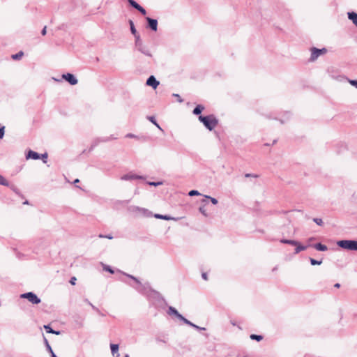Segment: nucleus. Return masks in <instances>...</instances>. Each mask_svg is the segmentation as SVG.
Instances as JSON below:
<instances>
[{"label":"nucleus","mask_w":357,"mask_h":357,"mask_svg":"<svg viewBox=\"0 0 357 357\" xmlns=\"http://www.w3.org/2000/svg\"><path fill=\"white\" fill-rule=\"evenodd\" d=\"M198 330H202V331H205L206 328H203V327H200L199 326V328Z\"/></svg>","instance_id":"nucleus-53"},{"label":"nucleus","mask_w":357,"mask_h":357,"mask_svg":"<svg viewBox=\"0 0 357 357\" xmlns=\"http://www.w3.org/2000/svg\"><path fill=\"white\" fill-rule=\"evenodd\" d=\"M250 338L254 340L261 341L263 339V337L259 335L252 334L250 335Z\"/></svg>","instance_id":"nucleus-26"},{"label":"nucleus","mask_w":357,"mask_h":357,"mask_svg":"<svg viewBox=\"0 0 357 357\" xmlns=\"http://www.w3.org/2000/svg\"><path fill=\"white\" fill-rule=\"evenodd\" d=\"M40 158L43 159V162L46 163L47 162V153H45L42 154L41 156H40Z\"/></svg>","instance_id":"nucleus-36"},{"label":"nucleus","mask_w":357,"mask_h":357,"mask_svg":"<svg viewBox=\"0 0 357 357\" xmlns=\"http://www.w3.org/2000/svg\"><path fill=\"white\" fill-rule=\"evenodd\" d=\"M280 242L282 243L289 244V245H298V242L296 241H294V240L281 239Z\"/></svg>","instance_id":"nucleus-19"},{"label":"nucleus","mask_w":357,"mask_h":357,"mask_svg":"<svg viewBox=\"0 0 357 357\" xmlns=\"http://www.w3.org/2000/svg\"><path fill=\"white\" fill-rule=\"evenodd\" d=\"M104 270L107 271L111 273H114V271L109 266L105 267Z\"/></svg>","instance_id":"nucleus-42"},{"label":"nucleus","mask_w":357,"mask_h":357,"mask_svg":"<svg viewBox=\"0 0 357 357\" xmlns=\"http://www.w3.org/2000/svg\"><path fill=\"white\" fill-rule=\"evenodd\" d=\"M75 281H76V278H75V277H73V278L70 279V282L73 285H74V284H75Z\"/></svg>","instance_id":"nucleus-43"},{"label":"nucleus","mask_w":357,"mask_h":357,"mask_svg":"<svg viewBox=\"0 0 357 357\" xmlns=\"http://www.w3.org/2000/svg\"><path fill=\"white\" fill-rule=\"evenodd\" d=\"M313 221L319 226H321L323 225V221L321 218H315L313 219Z\"/></svg>","instance_id":"nucleus-32"},{"label":"nucleus","mask_w":357,"mask_h":357,"mask_svg":"<svg viewBox=\"0 0 357 357\" xmlns=\"http://www.w3.org/2000/svg\"><path fill=\"white\" fill-rule=\"evenodd\" d=\"M21 298H26L30 303L33 304H38L40 303V299L33 292H27L21 295Z\"/></svg>","instance_id":"nucleus-5"},{"label":"nucleus","mask_w":357,"mask_h":357,"mask_svg":"<svg viewBox=\"0 0 357 357\" xmlns=\"http://www.w3.org/2000/svg\"><path fill=\"white\" fill-rule=\"evenodd\" d=\"M296 249H295V252H295L296 254H298V253H299L300 252H301V251H303V250H306L307 247L310 246V245L309 244V245H306V246H304V245H301L298 243V245H296Z\"/></svg>","instance_id":"nucleus-18"},{"label":"nucleus","mask_w":357,"mask_h":357,"mask_svg":"<svg viewBox=\"0 0 357 357\" xmlns=\"http://www.w3.org/2000/svg\"><path fill=\"white\" fill-rule=\"evenodd\" d=\"M310 264L313 266L314 265H320L322 263V261H318L314 259L310 258Z\"/></svg>","instance_id":"nucleus-29"},{"label":"nucleus","mask_w":357,"mask_h":357,"mask_svg":"<svg viewBox=\"0 0 357 357\" xmlns=\"http://www.w3.org/2000/svg\"><path fill=\"white\" fill-rule=\"evenodd\" d=\"M46 32H47V31H46V26H45V27L43 29V30H42V31H41V33H42V35H43V36H44V35H45V34H46Z\"/></svg>","instance_id":"nucleus-44"},{"label":"nucleus","mask_w":357,"mask_h":357,"mask_svg":"<svg viewBox=\"0 0 357 357\" xmlns=\"http://www.w3.org/2000/svg\"><path fill=\"white\" fill-rule=\"evenodd\" d=\"M189 196H195V195H200V193L195 190H190L188 193Z\"/></svg>","instance_id":"nucleus-31"},{"label":"nucleus","mask_w":357,"mask_h":357,"mask_svg":"<svg viewBox=\"0 0 357 357\" xmlns=\"http://www.w3.org/2000/svg\"><path fill=\"white\" fill-rule=\"evenodd\" d=\"M126 137L128 138H137L136 135L131 134V133L127 134Z\"/></svg>","instance_id":"nucleus-41"},{"label":"nucleus","mask_w":357,"mask_h":357,"mask_svg":"<svg viewBox=\"0 0 357 357\" xmlns=\"http://www.w3.org/2000/svg\"><path fill=\"white\" fill-rule=\"evenodd\" d=\"M144 178L142 176L137 175L133 172H129L123 175L121 177V180L122 181H132L136 179H144Z\"/></svg>","instance_id":"nucleus-7"},{"label":"nucleus","mask_w":357,"mask_h":357,"mask_svg":"<svg viewBox=\"0 0 357 357\" xmlns=\"http://www.w3.org/2000/svg\"><path fill=\"white\" fill-rule=\"evenodd\" d=\"M148 184L149 185L158 186V185H161L162 183L161 182H149Z\"/></svg>","instance_id":"nucleus-37"},{"label":"nucleus","mask_w":357,"mask_h":357,"mask_svg":"<svg viewBox=\"0 0 357 357\" xmlns=\"http://www.w3.org/2000/svg\"><path fill=\"white\" fill-rule=\"evenodd\" d=\"M327 52V50L326 48L318 49L316 47H312L311 49V56L310 60L314 61H315L319 56L321 54H324Z\"/></svg>","instance_id":"nucleus-6"},{"label":"nucleus","mask_w":357,"mask_h":357,"mask_svg":"<svg viewBox=\"0 0 357 357\" xmlns=\"http://www.w3.org/2000/svg\"><path fill=\"white\" fill-rule=\"evenodd\" d=\"M245 177H257L256 175H252L251 174H246Z\"/></svg>","instance_id":"nucleus-46"},{"label":"nucleus","mask_w":357,"mask_h":357,"mask_svg":"<svg viewBox=\"0 0 357 357\" xmlns=\"http://www.w3.org/2000/svg\"><path fill=\"white\" fill-rule=\"evenodd\" d=\"M149 120L152 122L158 129L162 130L161 127L159 126V124L155 121V118L153 116H149Z\"/></svg>","instance_id":"nucleus-25"},{"label":"nucleus","mask_w":357,"mask_h":357,"mask_svg":"<svg viewBox=\"0 0 357 357\" xmlns=\"http://www.w3.org/2000/svg\"><path fill=\"white\" fill-rule=\"evenodd\" d=\"M202 276L205 280H207V274L206 273H202Z\"/></svg>","instance_id":"nucleus-47"},{"label":"nucleus","mask_w":357,"mask_h":357,"mask_svg":"<svg viewBox=\"0 0 357 357\" xmlns=\"http://www.w3.org/2000/svg\"><path fill=\"white\" fill-rule=\"evenodd\" d=\"M199 120L204 125V126L209 130H213L218 125V121L213 115L208 116H199Z\"/></svg>","instance_id":"nucleus-1"},{"label":"nucleus","mask_w":357,"mask_h":357,"mask_svg":"<svg viewBox=\"0 0 357 357\" xmlns=\"http://www.w3.org/2000/svg\"><path fill=\"white\" fill-rule=\"evenodd\" d=\"M128 3L130 4L131 6L135 8V9H139V8L141 6L139 4H138L136 1L134 0H128Z\"/></svg>","instance_id":"nucleus-24"},{"label":"nucleus","mask_w":357,"mask_h":357,"mask_svg":"<svg viewBox=\"0 0 357 357\" xmlns=\"http://www.w3.org/2000/svg\"><path fill=\"white\" fill-rule=\"evenodd\" d=\"M100 238H103V237H105V238H107L109 239H112L113 237L111 236H103V235H100L99 236Z\"/></svg>","instance_id":"nucleus-45"},{"label":"nucleus","mask_w":357,"mask_h":357,"mask_svg":"<svg viewBox=\"0 0 357 357\" xmlns=\"http://www.w3.org/2000/svg\"><path fill=\"white\" fill-rule=\"evenodd\" d=\"M200 213H202L204 216H208V214L206 213V209L204 206H201L199 208Z\"/></svg>","instance_id":"nucleus-34"},{"label":"nucleus","mask_w":357,"mask_h":357,"mask_svg":"<svg viewBox=\"0 0 357 357\" xmlns=\"http://www.w3.org/2000/svg\"><path fill=\"white\" fill-rule=\"evenodd\" d=\"M204 109V106L202 105H198L193 110V114L195 115H198L202 113V112Z\"/></svg>","instance_id":"nucleus-21"},{"label":"nucleus","mask_w":357,"mask_h":357,"mask_svg":"<svg viewBox=\"0 0 357 357\" xmlns=\"http://www.w3.org/2000/svg\"><path fill=\"white\" fill-rule=\"evenodd\" d=\"M313 247L317 250H319V251H323L324 252V251H326L328 250V248H327L326 245H323V244H321L320 243L314 245Z\"/></svg>","instance_id":"nucleus-16"},{"label":"nucleus","mask_w":357,"mask_h":357,"mask_svg":"<svg viewBox=\"0 0 357 357\" xmlns=\"http://www.w3.org/2000/svg\"><path fill=\"white\" fill-rule=\"evenodd\" d=\"M192 327H193V328H196L197 330L199 328V326L195 325V324H192Z\"/></svg>","instance_id":"nucleus-48"},{"label":"nucleus","mask_w":357,"mask_h":357,"mask_svg":"<svg viewBox=\"0 0 357 357\" xmlns=\"http://www.w3.org/2000/svg\"><path fill=\"white\" fill-rule=\"evenodd\" d=\"M124 275H126L127 277L132 279L134 281H135L138 284H139V287L138 288H137V290L139 292H142L143 291V289H144V285H142L140 282V281L135 277H134L133 275H129V274H127V273H124Z\"/></svg>","instance_id":"nucleus-12"},{"label":"nucleus","mask_w":357,"mask_h":357,"mask_svg":"<svg viewBox=\"0 0 357 357\" xmlns=\"http://www.w3.org/2000/svg\"><path fill=\"white\" fill-rule=\"evenodd\" d=\"M167 313L169 314V315H175L178 319H181V317L183 315H181L176 308H174V307H169L168 308V311H167Z\"/></svg>","instance_id":"nucleus-11"},{"label":"nucleus","mask_w":357,"mask_h":357,"mask_svg":"<svg viewBox=\"0 0 357 357\" xmlns=\"http://www.w3.org/2000/svg\"><path fill=\"white\" fill-rule=\"evenodd\" d=\"M139 8V9H137V10L140 12L142 15H145L146 14V11L143 7L140 6Z\"/></svg>","instance_id":"nucleus-38"},{"label":"nucleus","mask_w":357,"mask_h":357,"mask_svg":"<svg viewBox=\"0 0 357 357\" xmlns=\"http://www.w3.org/2000/svg\"><path fill=\"white\" fill-rule=\"evenodd\" d=\"M349 82L352 86L357 88V80H349Z\"/></svg>","instance_id":"nucleus-40"},{"label":"nucleus","mask_w":357,"mask_h":357,"mask_svg":"<svg viewBox=\"0 0 357 357\" xmlns=\"http://www.w3.org/2000/svg\"><path fill=\"white\" fill-rule=\"evenodd\" d=\"M173 96L176 97V98L179 102H183V100L178 94L174 93Z\"/></svg>","instance_id":"nucleus-39"},{"label":"nucleus","mask_w":357,"mask_h":357,"mask_svg":"<svg viewBox=\"0 0 357 357\" xmlns=\"http://www.w3.org/2000/svg\"><path fill=\"white\" fill-rule=\"evenodd\" d=\"M160 82L155 79L153 75L150 76L146 80V84L152 86L153 89H155L159 85Z\"/></svg>","instance_id":"nucleus-10"},{"label":"nucleus","mask_w":357,"mask_h":357,"mask_svg":"<svg viewBox=\"0 0 357 357\" xmlns=\"http://www.w3.org/2000/svg\"><path fill=\"white\" fill-rule=\"evenodd\" d=\"M0 185H4V186H9V182L0 174Z\"/></svg>","instance_id":"nucleus-23"},{"label":"nucleus","mask_w":357,"mask_h":357,"mask_svg":"<svg viewBox=\"0 0 357 357\" xmlns=\"http://www.w3.org/2000/svg\"><path fill=\"white\" fill-rule=\"evenodd\" d=\"M51 355H52V357H57L55 354L54 353V351H52V353H50Z\"/></svg>","instance_id":"nucleus-52"},{"label":"nucleus","mask_w":357,"mask_h":357,"mask_svg":"<svg viewBox=\"0 0 357 357\" xmlns=\"http://www.w3.org/2000/svg\"><path fill=\"white\" fill-rule=\"evenodd\" d=\"M12 189H13V190L16 191V190H15V186H13V185L12 186Z\"/></svg>","instance_id":"nucleus-54"},{"label":"nucleus","mask_w":357,"mask_h":357,"mask_svg":"<svg viewBox=\"0 0 357 357\" xmlns=\"http://www.w3.org/2000/svg\"><path fill=\"white\" fill-rule=\"evenodd\" d=\"M86 301L93 307V309H96V307L93 305H92L88 300H86Z\"/></svg>","instance_id":"nucleus-50"},{"label":"nucleus","mask_w":357,"mask_h":357,"mask_svg":"<svg viewBox=\"0 0 357 357\" xmlns=\"http://www.w3.org/2000/svg\"><path fill=\"white\" fill-rule=\"evenodd\" d=\"M181 317V319H180L181 321H183L185 324L192 326L193 323H192L191 321H190L189 320L185 319L183 316H182Z\"/></svg>","instance_id":"nucleus-30"},{"label":"nucleus","mask_w":357,"mask_h":357,"mask_svg":"<svg viewBox=\"0 0 357 357\" xmlns=\"http://www.w3.org/2000/svg\"><path fill=\"white\" fill-rule=\"evenodd\" d=\"M135 46L137 49L142 54L148 56H151V54L150 53L149 50L144 46L139 36H136Z\"/></svg>","instance_id":"nucleus-4"},{"label":"nucleus","mask_w":357,"mask_h":357,"mask_svg":"<svg viewBox=\"0 0 357 357\" xmlns=\"http://www.w3.org/2000/svg\"><path fill=\"white\" fill-rule=\"evenodd\" d=\"M125 357H129L128 354H126Z\"/></svg>","instance_id":"nucleus-58"},{"label":"nucleus","mask_w":357,"mask_h":357,"mask_svg":"<svg viewBox=\"0 0 357 357\" xmlns=\"http://www.w3.org/2000/svg\"><path fill=\"white\" fill-rule=\"evenodd\" d=\"M22 56H23V52H19L18 53H17L15 54H13L12 58L14 60H18V59H20Z\"/></svg>","instance_id":"nucleus-27"},{"label":"nucleus","mask_w":357,"mask_h":357,"mask_svg":"<svg viewBox=\"0 0 357 357\" xmlns=\"http://www.w3.org/2000/svg\"><path fill=\"white\" fill-rule=\"evenodd\" d=\"M205 197L206 199H209L213 204H218V200L215 198L211 197L208 196V195H206Z\"/></svg>","instance_id":"nucleus-33"},{"label":"nucleus","mask_w":357,"mask_h":357,"mask_svg":"<svg viewBox=\"0 0 357 357\" xmlns=\"http://www.w3.org/2000/svg\"><path fill=\"white\" fill-rule=\"evenodd\" d=\"M130 211L136 214V215L142 216V217H150L151 216V212L149 210L141 208L136 206H130Z\"/></svg>","instance_id":"nucleus-3"},{"label":"nucleus","mask_w":357,"mask_h":357,"mask_svg":"<svg viewBox=\"0 0 357 357\" xmlns=\"http://www.w3.org/2000/svg\"><path fill=\"white\" fill-rule=\"evenodd\" d=\"M335 287L336 288H339L340 287V284L339 283H336L335 285H334Z\"/></svg>","instance_id":"nucleus-51"},{"label":"nucleus","mask_w":357,"mask_h":357,"mask_svg":"<svg viewBox=\"0 0 357 357\" xmlns=\"http://www.w3.org/2000/svg\"><path fill=\"white\" fill-rule=\"evenodd\" d=\"M340 248L349 250H357V241L342 240L337 243Z\"/></svg>","instance_id":"nucleus-2"},{"label":"nucleus","mask_w":357,"mask_h":357,"mask_svg":"<svg viewBox=\"0 0 357 357\" xmlns=\"http://www.w3.org/2000/svg\"><path fill=\"white\" fill-rule=\"evenodd\" d=\"M119 344H111L110 348H111V352L113 356H115L116 354V357L119 356Z\"/></svg>","instance_id":"nucleus-15"},{"label":"nucleus","mask_w":357,"mask_h":357,"mask_svg":"<svg viewBox=\"0 0 357 357\" xmlns=\"http://www.w3.org/2000/svg\"><path fill=\"white\" fill-rule=\"evenodd\" d=\"M146 20L148 22V26L153 31H156L158 29V21L155 19L146 17Z\"/></svg>","instance_id":"nucleus-9"},{"label":"nucleus","mask_w":357,"mask_h":357,"mask_svg":"<svg viewBox=\"0 0 357 357\" xmlns=\"http://www.w3.org/2000/svg\"><path fill=\"white\" fill-rule=\"evenodd\" d=\"M129 24L130 26L131 33L135 36V38H136V36H139V35L137 33V30L135 27L134 23L132 20H130Z\"/></svg>","instance_id":"nucleus-22"},{"label":"nucleus","mask_w":357,"mask_h":357,"mask_svg":"<svg viewBox=\"0 0 357 357\" xmlns=\"http://www.w3.org/2000/svg\"><path fill=\"white\" fill-rule=\"evenodd\" d=\"M192 327H193V328H196L197 330L199 328V326L195 325V324H192Z\"/></svg>","instance_id":"nucleus-49"},{"label":"nucleus","mask_w":357,"mask_h":357,"mask_svg":"<svg viewBox=\"0 0 357 357\" xmlns=\"http://www.w3.org/2000/svg\"><path fill=\"white\" fill-rule=\"evenodd\" d=\"M348 18L352 21V22L357 27V13L354 12H349L347 13Z\"/></svg>","instance_id":"nucleus-14"},{"label":"nucleus","mask_w":357,"mask_h":357,"mask_svg":"<svg viewBox=\"0 0 357 357\" xmlns=\"http://www.w3.org/2000/svg\"><path fill=\"white\" fill-rule=\"evenodd\" d=\"M5 133V127L2 126L0 128V139H2Z\"/></svg>","instance_id":"nucleus-35"},{"label":"nucleus","mask_w":357,"mask_h":357,"mask_svg":"<svg viewBox=\"0 0 357 357\" xmlns=\"http://www.w3.org/2000/svg\"><path fill=\"white\" fill-rule=\"evenodd\" d=\"M154 217L158 219H162L165 220H175L174 218L166 215L155 214Z\"/></svg>","instance_id":"nucleus-17"},{"label":"nucleus","mask_w":357,"mask_h":357,"mask_svg":"<svg viewBox=\"0 0 357 357\" xmlns=\"http://www.w3.org/2000/svg\"><path fill=\"white\" fill-rule=\"evenodd\" d=\"M79 181V179H77V178L75 180V183H78Z\"/></svg>","instance_id":"nucleus-56"},{"label":"nucleus","mask_w":357,"mask_h":357,"mask_svg":"<svg viewBox=\"0 0 357 357\" xmlns=\"http://www.w3.org/2000/svg\"><path fill=\"white\" fill-rule=\"evenodd\" d=\"M62 78L69 82L71 85L77 84V78L71 73H66L62 75Z\"/></svg>","instance_id":"nucleus-8"},{"label":"nucleus","mask_w":357,"mask_h":357,"mask_svg":"<svg viewBox=\"0 0 357 357\" xmlns=\"http://www.w3.org/2000/svg\"><path fill=\"white\" fill-rule=\"evenodd\" d=\"M44 341H45V344L46 346L47 351L50 353H52V349L51 346L50 345V344L45 337H44Z\"/></svg>","instance_id":"nucleus-28"},{"label":"nucleus","mask_w":357,"mask_h":357,"mask_svg":"<svg viewBox=\"0 0 357 357\" xmlns=\"http://www.w3.org/2000/svg\"><path fill=\"white\" fill-rule=\"evenodd\" d=\"M24 204H28V202H27V201H26Z\"/></svg>","instance_id":"nucleus-57"},{"label":"nucleus","mask_w":357,"mask_h":357,"mask_svg":"<svg viewBox=\"0 0 357 357\" xmlns=\"http://www.w3.org/2000/svg\"><path fill=\"white\" fill-rule=\"evenodd\" d=\"M313 239H314L313 238H309V239H308V241H309V242H310V241H312V240H313Z\"/></svg>","instance_id":"nucleus-55"},{"label":"nucleus","mask_w":357,"mask_h":357,"mask_svg":"<svg viewBox=\"0 0 357 357\" xmlns=\"http://www.w3.org/2000/svg\"><path fill=\"white\" fill-rule=\"evenodd\" d=\"M26 159H29V158H31V159H33V160H38L40 158V155L33 151H29L26 156Z\"/></svg>","instance_id":"nucleus-13"},{"label":"nucleus","mask_w":357,"mask_h":357,"mask_svg":"<svg viewBox=\"0 0 357 357\" xmlns=\"http://www.w3.org/2000/svg\"><path fill=\"white\" fill-rule=\"evenodd\" d=\"M44 328L45 329L46 332L48 333H53L56 335H59L60 331H56L53 330L49 325H45Z\"/></svg>","instance_id":"nucleus-20"}]
</instances>
